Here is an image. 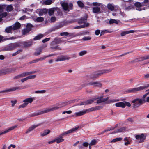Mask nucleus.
I'll use <instances>...</instances> for the list:
<instances>
[{"label": "nucleus", "instance_id": "obj_22", "mask_svg": "<svg viewBox=\"0 0 149 149\" xmlns=\"http://www.w3.org/2000/svg\"><path fill=\"white\" fill-rule=\"evenodd\" d=\"M61 5L64 10H68V5L67 3L63 2L62 3Z\"/></svg>", "mask_w": 149, "mask_h": 149}, {"label": "nucleus", "instance_id": "obj_42", "mask_svg": "<svg viewBox=\"0 0 149 149\" xmlns=\"http://www.w3.org/2000/svg\"><path fill=\"white\" fill-rule=\"evenodd\" d=\"M149 59V55L145 56L141 58V60H138V61H143L144 60H146Z\"/></svg>", "mask_w": 149, "mask_h": 149}, {"label": "nucleus", "instance_id": "obj_7", "mask_svg": "<svg viewBox=\"0 0 149 149\" xmlns=\"http://www.w3.org/2000/svg\"><path fill=\"white\" fill-rule=\"evenodd\" d=\"M35 100V98L34 97L24 99L23 101L24 103L22 105H20L18 108L20 109L21 108H24L28 105L29 103H31L33 101Z\"/></svg>", "mask_w": 149, "mask_h": 149}, {"label": "nucleus", "instance_id": "obj_9", "mask_svg": "<svg viewBox=\"0 0 149 149\" xmlns=\"http://www.w3.org/2000/svg\"><path fill=\"white\" fill-rule=\"evenodd\" d=\"M60 40L58 38H55L54 41H53L51 43V45L52 46L51 48L52 49H55L56 50H61V48L57 46L56 47L52 46L54 45V44H58L60 43Z\"/></svg>", "mask_w": 149, "mask_h": 149}, {"label": "nucleus", "instance_id": "obj_60", "mask_svg": "<svg viewBox=\"0 0 149 149\" xmlns=\"http://www.w3.org/2000/svg\"><path fill=\"white\" fill-rule=\"evenodd\" d=\"M92 4L94 6H100V3L97 2H93Z\"/></svg>", "mask_w": 149, "mask_h": 149}, {"label": "nucleus", "instance_id": "obj_23", "mask_svg": "<svg viewBox=\"0 0 149 149\" xmlns=\"http://www.w3.org/2000/svg\"><path fill=\"white\" fill-rule=\"evenodd\" d=\"M42 50L41 48H40L37 49L34 53V55L37 56L40 55L42 52Z\"/></svg>", "mask_w": 149, "mask_h": 149}, {"label": "nucleus", "instance_id": "obj_30", "mask_svg": "<svg viewBox=\"0 0 149 149\" xmlns=\"http://www.w3.org/2000/svg\"><path fill=\"white\" fill-rule=\"evenodd\" d=\"M89 23H87L86 24H83V25L78 26H76L74 27V29H81L84 28L86 27H87L89 26Z\"/></svg>", "mask_w": 149, "mask_h": 149}, {"label": "nucleus", "instance_id": "obj_26", "mask_svg": "<svg viewBox=\"0 0 149 149\" xmlns=\"http://www.w3.org/2000/svg\"><path fill=\"white\" fill-rule=\"evenodd\" d=\"M79 127V126L75 128H73L67 131L68 134H70L73 132H75Z\"/></svg>", "mask_w": 149, "mask_h": 149}, {"label": "nucleus", "instance_id": "obj_20", "mask_svg": "<svg viewBox=\"0 0 149 149\" xmlns=\"http://www.w3.org/2000/svg\"><path fill=\"white\" fill-rule=\"evenodd\" d=\"M76 100H72L70 101V102L69 103L68 102H62V103H59L58 104H59L60 107H62L65 106L68 104H69L73 102H75Z\"/></svg>", "mask_w": 149, "mask_h": 149}, {"label": "nucleus", "instance_id": "obj_19", "mask_svg": "<svg viewBox=\"0 0 149 149\" xmlns=\"http://www.w3.org/2000/svg\"><path fill=\"white\" fill-rule=\"evenodd\" d=\"M125 103L124 102H120L116 103L115 104V105L116 107H121L122 108L125 107Z\"/></svg>", "mask_w": 149, "mask_h": 149}, {"label": "nucleus", "instance_id": "obj_55", "mask_svg": "<svg viewBox=\"0 0 149 149\" xmlns=\"http://www.w3.org/2000/svg\"><path fill=\"white\" fill-rule=\"evenodd\" d=\"M69 37H71L72 38L74 37L77 36V35L74 33H68V35Z\"/></svg>", "mask_w": 149, "mask_h": 149}, {"label": "nucleus", "instance_id": "obj_14", "mask_svg": "<svg viewBox=\"0 0 149 149\" xmlns=\"http://www.w3.org/2000/svg\"><path fill=\"white\" fill-rule=\"evenodd\" d=\"M102 106H99L94 107L89 109L90 112L92 111H93L98 110L102 109Z\"/></svg>", "mask_w": 149, "mask_h": 149}, {"label": "nucleus", "instance_id": "obj_13", "mask_svg": "<svg viewBox=\"0 0 149 149\" xmlns=\"http://www.w3.org/2000/svg\"><path fill=\"white\" fill-rule=\"evenodd\" d=\"M37 12H38L39 16H41L43 15L46 14L48 12V10L46 9L37 10Z\"/></svg>", "mask_w": 149, "mask_h": 149}, {"label": "nucleus", "instance_id": "obj_64", "mask_svg": "<svg viewBox=\"0 0 149 149\" xmlns=\"http://www.w3.org/2000/svg\"><path fill=\"white\" fill-rule=\"evenodd\" d=\"M68 35V33L67 32H62L60 33L61 36H67Z\"/></svg>", "mask_w": 149, "mask_h": 149}, {"label": "nucleus", "instance_id": "obj_53", "mask_svg": "<svg viewBox=\"0 0 149 149\" xmlns=\"http://www.w3.org/2000/svg\"><path fill=\"white\" fill-rule=\"evenodd\" d=\"M8 69V71L9 73L11 72H15L16 70V69L15 68H10Z\"/></svg>", "mask_w": 149, "mask_h": 149}, {"label": "nucleus", "instance_id": "obj_17", "mask_svg": "<svg viewBox=\"0 0 149 149\" xmlns=\"http://www.w3.org/2000/svg\"><path fill=\"white\" fill-rule=\"evenodd\" d=\"M39 125H36L31 126L27 130L26 132V133L27 134L29 133L31 131L34 129L38 127Z\"/></svg>", "mask_w": 149, "mask_h": 149}, {"label": "nucleus", "instance_id": "obj_51", "mask_svg": "<svg viewBox=\"0 0 149 149\" xmlns=\"http://www.w3.org/2000/svg\"><path fill=\"white\" fill-rule=\"evenodd\" d=\"M91 39V38L89 37H86V36H85L82 39V40L83 41H87L88 40H90Z\"/></svg>", "mask_w": 149, "mask_h": 149}, {"label": "nucleus", "instance_id": "obj_58", "mask_svg": "<svg viewBox=\"0 0 149 149\" xmlns=\"http://www.w3.org/2000/svg\"><path fill=\"white\" fill-rule=\"evenodd\" d=\"M36 72H37L36 71H35L26 72V73L27 75H27H29L31 74L36 73Z\"/></svg>", "mask_w": 149, "mask_h": 149}, {"label": "nucleus", "instance_id": "obj_46", "mask_svg": "<svg viewBox=\"0 0 149 149\" xmlns=\"http://www.w3.org/2000/svg\"><path fill=\"white\" fill-rule=\"evenodd\" d=\"M30 31V29H27L26 28L24 29L22 31V33L23 35L26 34Z\"/></svg>", "mask_w": 149, "mask_h": 149}, {"label": "nucleus", "instance_id": "obj_59", "mask_svg": "<svg viewBox=\"0 0 149 149\" xmlns=\"http://www.w3.org/2000/svg\"><path fill=\"white\" fill-rule=\"evenodd\" d=\"M32 27V25L30 24H27L26 28L27 29H30V31H31Z\"/></svg>", "mask_w": 149, "mask_h": 149}, {"label": "nucleus", "instance_id": "obj_63", "mask_svg": "<svg viewBox=\"0 0 149 149\" xmlns=\"http://www.w3.org/2000/svg\"><path fill=\"white\" fill-rule=\"evenodd\" d=\"M20 75L21 78L23 77L27 76L26 72H24L20 74Z\"/></svg>", "mask_w": 149, "mask_h": 149}, {"label": "nucleus", "instance_id": "obj_37", "mask_svg": "<svg viewBox=\"0 0 149 149\" xmlns=\"http://www.w3.org/2000/svg\"><path fill=\"white\" fill-rule=\"evenodd\" d=\"M54 1L51 0H46L44 1L43 3L45 5H49L51 4Z\"/></svg>", "mask_w": 149, "mask_h": 149}, {"label": "nucleus", "instance_id": "obj_34", "mask_svg": "<svg viewBox=\"0 0 149 149\" xmlns=\"http://www.w3.org/2000/svg\"><path fill=\"white\" fill-rule=\"evenodd\" d=\"M9 73L8 69L3 70L0 71V75Z\"/></svg>", "mask_w": 149, "mask_h": 149}, {"label": "nucleus", "instance_id": "obj_54", "mask_svg": "<svg viewBox=\"0 0 149 149\" xmlns=\"http://www.w3.org/2000/svg\"><path fill=\"white\" fill-rule=\"evenodd\" d=\"M44 20V19L42 17H38L36 19L37 21L39 22H41Z\"/></svg>", "mask_w": 149, "mask_h": 149}, {"label": "nucleus", "instance_id": "obj_38", "mask_svg": "<svg viewBox=\"0 0 149 149\" xmlns=\"http://www.w3.org/2000/svg\"><path fill=\"white\" fill-rule=\"evenodd\" d=\"M7 15V13L6 12H4L0 14V22L2 20V18L5 17Z\"/></svg>", "mask_w": 149, "mask_h": 149}, {"label": "nucleus", "instance_id": "obj_11", "mask_svg": "<svg viewBox=\"0 0 149 149\" xmlns=\"http://www.w3.org/2000/svg\"><path fill=\"white\" fill-rule=\"evenodd\" d=\"M89 109L85 110L84 111H82L75 113V116L76 117L79 116H82L86 113L90 112Z\"/></svg>", "mask_w": 149, "mask_h": 149}, {"label": "nucleus", "instance_id": "obj_24", "mask_svg": "<svg viewBox=\"0 0 149 149\" xmlns=\"http://www.w3.org/2000/svg\"><path fill=\"white\" fill-rule=\"evenodd\" d=\"M126 130V129L124 127H121L119 129H118L117 130L115 131L113 133H118L124 131Z\"/></svg>", "mask_w": 149, "mask_h": 149}, {"label": "nucleus", "instance_id": "obj_49", "mask_svg": "<svg viewBox=\"0 0 149 149\" xmlns=\"http://www.w3.org/2000/svg\"><path fill=\"white\" fill-rule=\"evenodd\" d=\"M13 10V7L11 5H9L7 6L6 10L7 11H10Z\"/></svg>", "mask_w": 149, "mask_h": 149}, {"label": "nucleus", "instance_id": "obj_27", "mask_svg": "<svg viewBox=\"0 0 149 149\" xmlns=\"http://www.w3.org/2000/svg\"><path fill=\"white\" fill-rule=\"evenodd\" d=\"M55 9V8H52L49 9V10H48L49 15V16H51L54 13Z\"/></svg>", "mask_w": 149, "mask_h": 149}, {"label": "nucleus", "instance_id": "obj_43", "mask_svg": "<svg viewBox=\"0 0 149 149\" xmlns=\"http://www.w3.org/2000/svg\"><path fill=\"white\" fill-rule=\"evenodd\" d=\"M89 33V32L88 31H83L82 32H79L78 33V34H76L77 35V36H82V35H85L86 34H87Z\"/></svg>", "mask_w": 149, "mask_h": 149}, {"label": "nucleus", "instance_id": "obj_47", "mask_svg": "<svg viewBox=\"0 0 149 149\" xmlns=\"http://www.w3.org/2000/svg\"><path fill=\"white\" fill-rule=\"evenodd\" d=\"M77 3L79 6L80 7H83L84 6V5L83 3L80 1H78Z\"/></svg>", "mask_w": 149, "mask_h": 149}, {"label": "nucleus", "instance_id": "obj_52", "mask_svg": "<svg viewBox=\"0 0 149 149\" xmlns=\"http://www.w3.org/2000/svg\"><path fill=\"white\" fill-rule=\"evenodd\" d=\"M134 5L136 7H141L142 6H143L142 5V3H141L140 2H136L134 4Z\"/></svg>", "mask_w": 149, "mask_h": 149}, {"label": "nucleus", "instance_id": "obj_33", "mask_svg": "<svg viewBox=\"0 0 149 149\" xmlns=\"http://www.w3.org/2000/svg\"><path fill=\"white\" fill-rule=\"evenodd\" d=\"M107 7L109 10L111 11H113L114 8V7L113 5L110 3L107 4Z\"/></svg>", "mask_w": 149, "mask_h": 149}, {"label": "nucleus", "instance_id": "obj_6", "mask_svg": "<svg viewBox=\"0 0 149 149\" xmlns=\"http://www.w3.org/2000/svg\"><path fill=\"white\" fill-rule=\"evenodd\" d=\"M149 87V84L146 85V86H140L137 88H132L128 90L127 92L128 93H134L138 91L143 90L144 89H146Z\"/></svg>", "mask_w": 149, "mask_h": 149}, {"label": "nucleus", "instance_id": "obj_1", "mask_svg": "<svg viewBox=\"0 0 149 149\" xmlns=\"http://www.w3.org/2000/svg\"><path fill=\"white\" fill-rule=\"evenodd\" d=\"M97 100V104H99L102 102V97L96 98H93L92 99H89L87 101H84L76 105H87L89 104H90L93 102L95 100Z\"/></svg>", "mask_w": 149, "mask_h": 149}, {"label": "nucleus", "instance_id": "obj_15", "mask_svg": "<svg viewBox=\"0 0 149 149\" xmlns=\"http://www.w3.org/2000/svg\"><path fill=\"white\" fill-rule=\"evenodd\" d=\"M13 30H17L21 26L20 24L18 22L15 23L12 25Z\"/></svg>", "mask_w": 149, "mask_h": 149}, {"label": "nucleus", "instance_id": "obj_25", "mask_svg": "<svg viewBox=\"0 0 149 149\" xmlns=\"http://www.w3.org/2000/svg\"><path fill=\"white\" fill-rule=\"evenodd\" d=\"M93 13H100V8L98 7H93L92 9Z\"/></svg>", "mask_w": 149, "mask_h": 149}, {"label": "nucleus", "instance_id": "obj_35", "mask_svg": "<svg viewBox=\"0 0 149 149\" xmlns=\"http://www.w3.org/2000/svg\"><path fill=\"white\" fill-rule=\"evenodd\" d=\"M32 44V42L29 41L28 42H25L24 43V47H28L30 46Z\"/></svg>", "mask_w": 149, "mask_h": 149}, {"label": "nucleus", "instance_id": "obj_18", "mask_svg": "<svg viewBox=\"0 0 149 149\" xmlns=\"http://www.w3.org/2000/svg\"><path fill=\"white\" fill-rule=\"evenodd\" d=\"M135 32L134 30H130L126 31H123L121 33V36H125L126 34H128L130 33H133Z\"/></svg>", "mask_w": 149, "mask_h": 149}, {"label": "nucleus", "instance_id": "obj_12", "mask_svg": "<svg viewBox=\"0 0 149 149\" xmlns=\"http://www.w3.org/2000/svg\"><path fill=\"white\" fill-rule=\"evenodd\" d=\"M21 88L19 87L16 86L13 87L9 89L4 90L0 91V93H7L10 91H13L16 90H19Z\"/></svg>", "mask_w": 149, "mask_h": 149}, {"label": "nucleus", "instance_id": "obj_44", "mask_svg": "<svg viewBox=\"0 0 149 149\" xmlns=\"http://www.w3.org/2000/svg\"><path fill=\"white\" fill-rule=\"evenodd\" d=\"M97 141H98L97 140L95 139H93L91 141L90 144V145H91L92 146L95 145L97 144Z\"/></svg>", "mask_w": 149, "mask_h": 149}, {"label": "nucleus", "instance_id": "obj_31", "mask_svg": "<svg viewBox=\"0 0 149 149\" xmlns=\"http://www.w3.org/2000/svg\"><path fill=\"white\" fill-rule=\"evenodd\" d=\"M43 36V34H39L36 36H35L33 38V40H39L42 38Z\"/></svg>", "mask_w": 149, "mask_h": 149}, {"label": "nucleus", "instance_id": "obj_2", "mask_svg": "<svg viewBox=\"0 0 149 149\" xmlns=\"http://www.w3.org/2000/svg\"><path fill=\"white\" fill-rule=\"evenodd\" d=\"M132 103H134L133 107L135 108L139 107L140 105L143 104V103L146 102L145 99L143 98L142 97V99L136 98L132 101Z\"/></svg>", "mask_w": 149, "mask_h": 149}, {"label": "nucleus", "instance_id": "obj_40", "mask_svg": "<svg viewBox=\"0 0 149 149\" xmlns=\"http://www.w3.org/2000/svg\"><path fill=\"white\" fill-rule=\"evenodd\" d=\"M87 51L86 50L81 51L79 53V55L80 56H82L86 54Z\"/></svg>", "mask_w": 149, "mask_h": 149}, {"label": "nucleus", "instance_id": "obj_48", "mask_svg": "<svg viewBox=\"0 0 149 149\" xmlns=\"http://www.w3.org/2000/svg\"><path fill=\"white\" fill-rule=\"evenodd\" d=\"M46 92L45 90H38L35 91V93L37 94H42L45 93Z\"/></svg>", "mask_w": 149, "mask_h": 149}, {"label": "nucleus", "instance_id": "obj_8", "mask_svg": "<svg viewBox=\"0 0 149 149\" xmlns=\"http://www.w3.org/2000/svg\"><path fill=\"white\" fill-rule=\"evenodd\" d=\"M19 45L18 43H11L6 47L4 50V51H11L14 49L16 47H19Z\"/></svg>", "mask_w": 149, "mask_h": 149}, {"label": "nucleus", "instance_id": "obj_45", "mask_svg": "<svg viewBox=\"0 0 149 149\" xmlns=\"http://www.w3.org/2000/svg\"><path fill=\"white\" fill-rule=\"evenodd\" d=\"M122 139V138L121 137L116 138L112 140L111 142L114 143L116 142L121 141Z\"/></svg>", "mask_w": 149, "mask_h": 149}, {"label": "nucleus", "instance_id": "obj_39", "mask_svg": "<svg viewBox=\"0 0 149 149\" xmlns=\"http://www.w3.org/2000/svg\"><path fill=\"white\" fill-rule=\"evenodd\" d=\"M142 5L143 6H148L149 5V0H145L142 3Z\"/></svg>", "mask_w": 149, "mask_h": 149}, {"label": "nucleus", "instance_id": "obj_28", "mask_svg": "<svg viewBox=\"0 0 149 149\" xmlns=\"http://www.w3.org/2000/svg\"><path fill=\"white\" fill-rule=\"evenodd\" d=\"M63 137L60 136V135L59 137L56 138L55 140L56 141V142L57 143L63 142L64 141V139L62 138Z\"/></svg>", "mask_w": 149, "mask_h": 149}, {"label": "nucleus", "instance_id": "obj_62", "mask_svg": "<svg viewBox=\"0 0 149 149\" xmlns=\"http://www.w3.org/2000/svg\"><path fill=\"white\" fill-rule=\"evenodd\" d=\"M56 19L55 17H51L50 19L51 22H55L56 20Z\"/></svg>", "mask_w": 149, "mask_h": 149}, {"label": "nucleus", "instance_id": "obj_5", "mask_svg": "<svg viewBox=\"0 0 149 149\" xmlns=\"http://www.w3.org/2000/svg\"><path fill=\"white\" fill-rule=\"evenodd\" d=\"M61 107H60L59 104H57L42 111L40 113V114L45 113L51 111L57 110Z\"/></svg>", "mask_w": 149, "mask_h": 149}, {"label": "nucleus", "instance_id": "obj_50", "mask_svg": "<svg viewBox=\"0 0 149 149\" xmlns=\"http://www.w3.org/2000/svg\"><path fill=\"white\" fill-rule=\"evenodd\" d=\"M119 101V100L118 99H113L109 100L108 101V103H114L115 102H116L118 101Z\"/></svg>", "mask_w": 149, "mask_h": 149}, {"label": "nucleus", "instance_id": "obj_36", "mask_svg": "<svg viewBox=\"0 0 149 149\" xmlns=\"http://www.w3.org/2000/svg\"><path fill=\"white\" fill-rule=\"evenodd\" d=\"M119 22H120L119 20L117 21L113 19H111L109 21V23L110 24H112L113 23L118 24Z\"/></svg>", "mask_w": 149, "mask_h": 149}, {"label": "nucleus", "instance_id": "obj_4", "mask_svg": "<svg viewBox=\"0 0 149 149\" xmlns=\"http://www.w3.org/2000/svg\"><path fill=\"white\" fill-rule=\"evenodd\" d=\"M136 140L139 143H141L145 141L146 137L145 134H136L134 135Z\"/></svg>", "mask_w": 149, "mask_h": 149}, {"label": "nucleus", "instance_id": "obj_21", "mask_svg": "<svg viewBox=\"0 0 149 149\" xmlns=\"http://www.w3.org/2000/svg\"><path fill=\"white\" fill-rule=\"evenodd\" d=\"M86 18H81L79 19L78 21V23L79 24H86L87 23H86Z\"/></svg>", "mask_w": 149, "mask_h": 149}, {"label": "nucleus", "instance_id": "obj_61", "mask_svg": "<svg viewBox=\"0 0 149 149\" xmlns=\"http://www.w3.org/2000/svg\"><path fill=\"white\" fill-rule=\"evenodd\" d=\"M133 8H134L133 6H128V7H126L125 8V10H131L132 9H133Z\"/></svg>", "mask_w": 149, "mask_h": 149}, {"label": "nucleus", "instance_id": "obj_32", "mask_svg": "<svg viewBox=\"0 0 149 149\" xmlns=\"http://www.w3.org/2000/svg\"><path fill=\"white\" fill-rule=\"evenodd\" d=\"M50 132L49 130H44L43 132L41 133V135L42 136H44L49 134Z\"/></svg>", "mask_w": 149, "mask_h": 149}, {"label": "nucleus", "instance_id": "obj_3", "mask_svg": "<svg viewBox=\"0 0 149 149\" xmlns=\"http://www.w3.org/2000/svg\"><path fill=\"white\" fill-rule=\"evenodd\" d=\"M112 69H105L103 70L101 72H95L92 74L90 76V78L91 79H94L99 77L102 74L104 73H107L110 72L112 71Z\"/></svg>", "mask_w": 149, "mask_h": 149}, {"label": "nucleus", "instance_id": "obj_16", "mask_svg": "<svg viewBox=\"0 0 149 149\" xmlns=\"http://www.w3.org/2000/svg\"><path fill=\"white\" fill-rule=\"evenodd\" d=\"M90 85H93L94 87H100L102 86V84L100 82H90L89 83Z\"/></svg>", "mask_w": 149, "mask_h": 149}, {"label": "nucleus", "instance_id": "obj_56", "mask_svg": "<svg viewBox=\"0 0 149 149\" xmlns=\"http://www.w3.org/2000/svg\"><path fill=\"white\" fill-rule=\"evenodd\" d=\"M146 92H147L143 96V98H144L145 99L146 97L149 95V89L146 90Z\"/></svg>", "mask_w": 149, "mask_h": 149}, {"label": "nucleus", "instance_id": "obj_29", "mask_svg": "<svg viewBox=\"0 0 149 149\" xmlns=\"http://www.w3.org/2000/svg\"><path fill=\"white\" fill-rule=\"evenodd\" d=\"M13 30V29L12 26L6 27L5 30L6 32L7 33H11Z\"/></svg>", "mask_w": 149, "mask_h": 149}, {"label": "nucleus", "instance_id": "obj_10", "mask_svg": "<svg viewBox=\"0 0 149 149\" xmlns=\"http://www.w3.org/2000/svg\"><path fill=\"white\" fill-rule=\"evenodd\" d=\"M70 58L67 56L61 55L60 56H58L56 60V62H58L60 61H64L65 60H68Z\"/></svg>", "mask_w": 149, "mask_h": 149}, {"label": "nucleus", "instance_id": "obj_41", "mask_svg": "<svg viewBox=\"0 0 149 149\" xmlns=\"http://www.w3.org/2000/svg\"><path fill=\"white\" fill-rule=\"evenodd\" d=\"M17 127V125H15L14 126H12L10 127V128H9L7 129H6V130L7 131V132H9L10 131H11L13 129H14L15 128Z\"/></svg>", "mask_w": 149, "mask_h": 149}, {"label": "nucleus", "instance_id": "obj_57", "mask_svg": "<svg viewBox=\"0 0 149 149\" xmlns=\"http://www.w3.org/2000/svg\"><path fill=\"white\" fill-rule=\"evenodd\" d=\"M36 76L35 75H29L27 77L28 79H33L35 78Z\"/></svg>", "mask_w": 149, "mask_h": 149}]
</instances>
